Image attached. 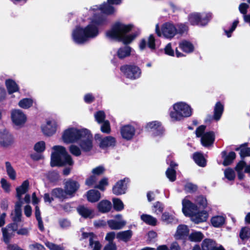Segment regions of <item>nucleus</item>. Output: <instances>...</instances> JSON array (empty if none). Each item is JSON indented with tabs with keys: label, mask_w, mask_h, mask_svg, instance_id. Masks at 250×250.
Returning a JSON list of instances; mask_svg holds the SVG:
<instances>
[{
	"label": "nucleus",
	"mask_w": 250,
	"mask_h": 250,
	"mask_svg": "<svg viewBox=\"0 0 250 250\" xmlns=\"http://www.w3.org/2000/svg\"><path fill=\"white\" fill-rule=\"evenodd\" d=\"M106 22L105 18L93 15L89 23L85 27L78 26L73 30L71 34L73 41L75 43L82 44L96 38L99 34V26L104 25Z\"/></svg>",
	"instance_id": "nucleus-1"
},
{
	"label": "nucleus",
	"mask_w": 250,
	"mask_h": 250,
	"mask_svg": "<svg viewBox=\"0 0 250 250\" xmlns=\"http://www.w3.org/2000/svg\"><path fill=\"white\" fill-rule=\"evenodd\" d=\"M132 28V24H125L121 22H117L106 31V37L110 40L122 42L125 44H129L137 36L135 34H127Z\"/></svg>",
	"instance_id": "nucleus-2"
},
{
	"label": "nucleus",
	"mask_w": 250,
	"mask_h": 250,
	"mask_svg": "<svg viewBox=\"0 0 250 250\" xmlns=\"http://www.w3.org/2000/svg\"><path fill=\"white\" fill-rule=\"evenodd\" d=\"M182 206V211L184 215L190 217L191 221L195 223L198 224L207 220L208 217L207 212L204 210L199 211L197 206L187 199H183Z\"/></svg>",
	"instance_id": "nucleus-3"
},
{
	"label": "nucleus",
	"mask_w": 250,
	"mask_h": 250,
	"mask_svg": "<svg viewBox=\"0 0 250 250\" xmlns=\"http://www.w3.org/2000/svg\"><path fill=\"white\" fill-rule=\"evenodd\" d=\"M52 150L51 160L52 167L73 165L74 162L72 157L67 153L65 147L62 146H55L52 147Z\"/></svg>",
	"instance_id": "nucleus-4"
},
{
	"label": "nucleus",
	"mask_w": 250,
	"mask_h": 250,
	"mask_svg": "<svg viewBox=\"0 0 250 250\" xmlns=\"http://www.w3.org/2000/svg\"><path fill=\"white\" fill-rule=\"evenodd\" d=\"M192 114V109L190 105L184 102H179L172 105L169 116L173 121H180L190 117Z\"/></svg>",
	"instance_id": "nucleus-5"
},
{
	"label": "nucleus",
	"mask_w": 250,
	"mask_h": 250,
	"mask_svg": "<svg viewBox=\"0 0 250 250\" xmlns=\"http://www.w3.org/2000/svg\"><path fill=\"white\" fill-rule=\"evenodd\" d=\"M85 129L69 126L62 132L61 139L66 144L77 143L81 139L82 135L84 134Z\"/></svg>",
	"instance_id": "nucleus-6"
},
{
	"label": "nucleus",
	"mask_w": 250,
	"mask_h": 250,
	"mask_svg": "<svg viewBox=\"0 0 250 250\" xmlns=\"http://www.w3.org/2000/svg\"><path fill=\"white\" fill-rule=\"evenodd\" d=\"M155 32L159 37L163 36L165 38L171 39L177 33V29L174 24L171 22L164 23L160 30L158 24L155 26Z\"/></svg>",
	"instance_id": "nucleus-7"
},
{
	"label": "nucleus",
	"mask_w": 250,
	"mask_h": 250,
	"mask_svg": "<svg viewBox=\"0 0 250 250\" xmlns=\"http://www.w3.org/2000/svg\"><path fill=\"white\" fill-rule=\"evenodd\" d=\"M120 70L126 78L131 80L139 79L142 75L140 68L134 64L124 65L120 67Z\"/></svg>",
	"instance_id": "nucleus-8"
},
{
	"label": "nucleus",
	"mask_w": 250,
	"mask_h": 250,
	"mask_svg": "<svg viewBox=\"0 0 250 250\" xmlns=\"http://www.w3.org/2000/svg\"><path fill=\"white\" fill-rule=\"evenodd\" d=\"M29 183L28 180L23 182L22 184L16 188L17 197L18 201L15 204V212L17 217H19L21 214V207L23 204L21 199L22 195L25 194L28 190Z\"/></svg>",
	"instance_id": "nucleus-9"
},
{
	"label": "nucleus",
	"mask_w": 250,
	"mask_h": 250,
	"mask_svg": "<svg viewBox=\"0 0 250 250\" xmlns=\"http://www.w3.org/2000/svg\"><path fill=\"white\" fill-rule=\"evenodd\" d=\"M206 126L201 125L196 130V135L198 137H201V142L204 146L211 145L214 141L215 135L212 131L205 132Z\"/></svg>",
	"instance_id": "nucleus-10"
},
{
	"label": "nucleus",
	"mask_w": 250,
	"mask_h": 250,
	"mask_svg": "<svg viewBox=\"0 0 250 250\" xmlns=\"http://www.w3.org/2000/svg\"><path fill=\"white\" fill-rule=\"evenodd\" d=\"M211 17L210 13L194 12L189 14L188 21L191 25L204 26L207 24Z\"/></svg>",
	"instance_id": "nucleus-11"
},
{
	"label": "nucleus",
	"mask_w": 250,
	"mask_h": 250,
	"mask_svg": "<svg viewBox=\"0 0 250 250\" xmlns=\"http://www.w3.org/2000/svg\"><path fill=\"white\" fill-rule=\"evenodd\" d=\"M10 117L13 125L19 128L22 127L27 121L26 114L20 109H14L11 111Z\"/></svg>",
	"instance_id": "nucleus-12"
},
{
	"label": "nucleus",
	"mask_w": 250,
	"mask_h": 250,
	"mask_svg": "<svg viewBox=\"0 0 250 250\" xmlns=\"http://www.w3.org/2000/svg\"><path fill=\"white\" fill-rule=\"evenodd\" d=\"M81 149L84 152H89L93 148V137L90 131L85 129L84 134L81 137V139L77 142Z\"/></svg>",
	"instance_id": "nucleus-13"
},
{
	"label": "nucleus",
	"mask_w": 250,
	"mask_h": 250,
	"mask_svg": "<svg viewBox=\"0 0 250 250\" xmlns=\"http://www.w3.org/2000/svg\"><path fill=\"white\" fill-rule=\"evenodd\" d=\"M95 139L98 141L100 148L104 150L114 147L117 144L116 138L111 136L102 137L100 134H97L95 135Z\"/></svg>",
	"instance_id": "nucleus-14"
},
{
	"label": "nucleus",
	"mask_w": 250,
	"mask_h": 250,
	"mask_svg": "<svg viewBox=\"0 0 250 250\" xmlns=\"http://www.w3.org/2000/svg\"><path fill=\"white\" fill-rule=\"evenodd\" d=\"M107 3H104L99 6H94L90 11V12L93 14V15H96L102 17L104 16L100 15V13H103L106 15H111L114 14L116 12V9L114 7ZM104 18H105L104 17Z\"/></svg>",
	"instance_id": "nucleus-15"
},
{
	"label": "nucleus",
	"mask_w": 250,
	"mask_h": 250,
	"mask_svg": "<svg viewBox=\"0 0 250 250\" xmlns=\"http://www.w3.org/2000/svg\"><path fill=\"white\" fill-rule=\"evenodd\" d=\"M58 127L57 122L53 119L47 120L46 123L41 126V129L44 135L51 136L54 134Z\"/></svg>",
	"instance_id": "nucleus-16"
},
{
	"label": "nucleus",
	"mask_w": 250,
	"mask_h": 250,
	"mask_svg": "<svg viewBox=\"0 0 250 250\" xmlns=\"http://www.w3.org/2000/svg\"><path fill=\"white\" fill-rule=\"evenodd\" d=\"M14 143V138L9 132L5 128L0 129V146L7 147Z\"/></svg>",
	"instance_id": "nucleus-17"
},
{
	"label": "nucleus",
	"mask_w": 250,
	"mask_h": 250,
	"mask_svg": "<svg viewBox=\"0 0 250 250\" xmlns=\"http://www.w3.org/2000/svg\"><path fill=\"white\" fill-rule=\"evenodd\" d=\"M82 232V238L88 239L89 246L92 250H100L101 248V245L100 242L96 240V236L92 232Z\"/></svg>",
	"instance_id": "nucleus-18"
},
{
	"label": "nucleus",
	"mask_w": 250,
	"mask_h": 250,
	"mask_svg": "<svg viewBox=\"0 0 250 250\" xmlns=\"http://www.w3.org/2000/svg\"><path fill=\"white\" fill-rule=\"evenodd\" d=\"M146 129L147 131L152 132L154 136L161 135L164 131L161 123L158 121L148 123L146 125Z\"/></svg>",
	"instance_id": "nucleus-19"
},
{
	"label": "nucleus",
	"mask_w": 250,
	"mask_h": 250,
	"mask_svg": "<svg viewBox=\"0 0 250 250\" xmlns=\"http://www.w3.org/2000/svg\"><path fill=\"white\" fill-rule=\"evenodd\" d=\"M135 127L130 125H125L121 127L120 132L122 138L127 141L133 139L135 134Z\"/></svg>",
	"instance_id": "nucleus-20"
},
{
	"label": "nucleus",
	"mask_w": 250,
	"mask_h": 250,
	"mask_svg": "<svg viewBox=\"0 0 250 250\" xmlns=\"http://www.w3.org/2000/svg\"><path fill=\"white\" fill-rule=\"evenodd\" d=\"M111 229L118 230L122 229L126 224V221L122 219L121 214L115 216V219H111L107 222Z\"/></svg>",
	"instance_id": "nucleus-21"
},
{
	"label": "nucleus",
	"mask_w": 250,
	"mask_h": 250,
	"mask_svg": "<svg viewBox=\"0 0 250 250\" xmlns=\"http://www.w3.org/2000/svg\"><path fill=\"white\" fill-rule=\"evenodd\" d=\"M129 182V179L127 178L117 182L113 187V193L117 195L125 194L127 188V184Z\"/></svg>",
	"instance_id": "nucleus-22"
},
{
	"label": "nucleus",
	"mask_w": 250,
	"mask_h": 250,
	"mask_svg": "<svg viewBox=\"0 0 250 250\" xmlns=\"http://www.w3.org/2000/svg\"><path fill=\"white\" fill-rule=\"evenodd\" d=\"M80 187V185L76 181L69 180L65 184L64 189L69 198L74 196L75 193Z\"/></svg>",
	"instance_id": "nucleus-23"
},
{
	"label": "nucleus",
	"mask_w": 250,
	"mask_h": 250,
	"mask_svg": "<svg viewBox=\"0 0 250 250\" xmlns=\"http://www.w3.org/2000/svg\"><path fill=\"white\" fill-rule=\"evenodd\" d=\"M147 46L150 49H155V39L154 36L150 35L147 39L141 40L139 43V48L141 50H144Z\"/></svg>",
	"instance_id": "nucleus-24"
},
{
	"label": "nucleus",
	"mask_w": 250,
	"mask_h": 250,
	"mask_svg": "<svg viewBox=\"0 0 250 250\" xmlns=\"http://www.w3.org/2000/svg\"><path fill=\"white\" fill-rule=\"evenodd\" d=\"M77 211L79 214L84 218L91 219L95 216L94 210L84 206H79L77 208Z\"/></svg>",
	"instance_id": "nucleus-25"
},
{
	"label": "nucleus",
	"mask_w": 250,
	"mask_h": 250,
	"mask_svg": "<svg viewBox=\"0 0 250 250\" xmlns=\"http://www.w3.org/2000/svg\"><path fill=\"white\" fill-rule=\"evenodd\" d=\"M189 230L188 227L185 225H180L178 226L174 237L176 239H184L189 234Z\"/></svg>",
	"instance_id": "nucleus-26"
},
{
	"label": "nucleus",
	"mask_w": 250,
	"mask_h": 250,
	"mask_svg": "<svg viewBox=\"0 0 250 250\" xmlns=\"http://www.w3.org/2000/svg\"><path fill=\"white\" fill-rule=\"evenodd\" d=\"M15 226L14 224H10L5 228L2 229L3 240L6 243L9 242L10 238L14 235Z\"/></svg>",
	"instance_id": "nucleus-27"
},
{
	"label": "nucleus",
	"mask_w": 250,
	"mask_h": 250,
	"mask_svg": "<svg viewBox=\"0 0 250 250\" xmlns=\"http://www.w3.org/2000/svg\"><path fill=\"white\" fill-rule=\"evenodd\" d=\"M88 201L91 203L98 202L101 198V193L95 189L88 190L86 194Z\"/></svg>",
	"instance_id": "nucleus-28"
},
{
	"label": "nucleus",
	"mask_w": 250,
	"mask_h": 250,
	"mask_svg": "<svg viewBox=\"0 0 250 250\" xmlns=\"http://www.w3.org/2000/svg\"><path fill=\"white\" fill-rule=\"evenodd\" d=\"M5 86L8 93L11 94L19 91V86L15 81L12 79H7L5 81Z\"/></svg>",
	"instance_id": "nucleus-29"
},
{
	"label": "nucleus",
	"mask_w": 250,
	"mask_h": 250,
	"mask_svg": "<svg viewBox=\"0 0 250 250\" xmlns=\"http://www.w3.org/2000/svg\"><path fill=\"white\" fill-rule=\"evenodd\" d=\"M132 48L128 46H125L119 48L117 51V55L120 59L129 57L131 55Z\"/></svg>",
	"instance_id": "nucleus-30"
},
{
	"label": "nucleus",
	"mask_w": 250,
	"mask_h": 250,
	"mask_svg": "<svg viewBox=\"0 0 250 250\" xmlns=\"http://www.w3.org/2000/svg\"><path fill=\"white\" fill-rule=\"evenodd\" d=\"M179 47L184 52L187 53H190L193 52L194 48L193 45L190 42L186 40L180 42Z\"/></svg>",
	"instance_id": "nucleus-31"
},
{
	"label": "nucleus",
	"mask_w": 250,
	"mask_h": 250,
	"mask_svg": "<svg viewBox=\"0 0 250 250\" xmlns=\"http://www.w3.org/2000/svg\"><path fill=\"white\" fill-rule=\"evenodd\" d=\"M161 220L167 224H177L178 223V219L173 214L166 211L162 214Z\"/></svg>",
	"instance_id": "nucleus-32"
},
{
	"label": "nucleus",
	"mask_w": 250,
	"mask_h": 250,
	"mask_svg": "<svg viewBox=\"0 0 250 250\" xmlns=\"http://www.w3.org/2000/svg\"><path fill=\"white\" fill-rule=\"evenodd\" d=\"M5 166L6 173L9 178L12 180H15L16 179L17 173L11 163L8 161L5 162Z\"/></svg>",
	"instance_id": "nucleus-33"
},
{
	"label": "nucleus",
	"mask_w": 250,
	"mask_h": 250,
	"mask_svg": "<svg viewBox=\"0 0 250 250\" xmlns=\"http://www.w3.org/2000/svg\"><path fill=\"white\" fill-rule=\"evenodd\" d=\"M98 208L101 212L103 213L107 212L111 208V203L106 200H102L98 204Z\"/></svg>",
	"instance_id": "nucleus-34"
},
{
	"label": "nucleus",
	"mask_w": 250,
	"mask_h": 250,
	"mask_svg": "<svg viewBox=\"0 0 250 250\" xmlns=\"http://www.w3.org/2000/svg\"><path fill=\"white\" fill-rule=\"evenodd\" d=\"M52 195L54 197L61 200H63L64 199L69 198L65 190H63L62 189L60 188L53 189L52 191Z\"/></svg>",
	"instance_id": "nucleus-35"
},
{
	"label": "nucleus",
	"mask_w": 250,
	"mask_h": 250,
	"mask_svg": "<svg viewBox=\"0 0 250 250\" xmlns=\"http://www.w3.org/2000/svg\"><path fill=\"white\" fill-rule=\"evenodd\" d=\"M141 219L147 225L153 226L157 225V219L150 215L143 214L141 216Z\"/></svg>",
	"instance_id": "nucleus-36"
},
{
	"label": "nucleus",
	"mask_w": 250,
	"mask_h": 250,
	"mask_svg": "<svg viewBox=\"0 0 250 250\" xmlns=\"http://www.w3.org/2000/svg\"><path fill=\"white\" fill-rule=\"evenodd\" d=\"M33 100L32 98H23L18 103L19 107L22 109H28L33 104Z\"/></svg>",
	"instance_id": "nucleus-37"
},
{
	"label": "nucleus",
	"mask_w": 250,
	"mask_h": 250,
	"mask_svg": "<svg viewBox=\"0 0 250 250\" xmlns=\"http://www.w3.org/2000/svg\"><path fill=\"white\" fill-rule=\"evenodd\" d=\"M132 231L130 230H127L118 232L117 234L116 237L117 238L119 239L120 240L126 242L130 239V238L132 236Z\"/></svg>",
	"instance_id": "nucleus-38"
},
{
	"label": "nucleus",
	"mask_w": 250,
	"mask_h": 250,
	"mask_svg": "<svg viewBox=\"0 0 250 250\" xmlns=\"http://www.w3.org/2000/svg\"><path fill=\"white\" fill-rule=\"evenodd\" d=\"M223 110V105L220 102L217 103L214 109V118L215 120L218 121L220 119Z\"/></svg>",
	"instance_id": "nucleus-39"
},
{
	"label": "nucleus",
	"mask_w": 250,
	"mask_h": 250,
	"mask_svg": "<svg viewBox=\"0 0 250 250\" xmlns=\"http://www.w3.org/2000/svg\"><path fill=\"white\" fill-rule=\"evenodd\" d=\"M225 218L223 215H216L212 217L211 223L215 227H219L224 224Z\"/></svg>",
	"instance_id": "nucleus-40"
},
{
	"label": "nucleus",
	"mask_w": 250,
	"mask_h": 250,
	"mask_svg": "<svg viewBox=\"0 0 250 250\" xmlns=\"http://www.w3.org/2000/svg\"><path fill=\"white\" fill-rule=\"evenodd\" d=\"M216 244L213 240L210 239H206L202 242V250H212Z\"/></svg>",
	"instance_id": "nucleus-41"
},
{
	"label": "nucleus",
	"mask_w": 250,
	"mask_h": 250,
	"mask_svg": "<svg viewBox=\"0 0 250 250\" xmlns=\"http://www.w3.org/2000/svg\"><path fill=\"white\" fill-rule=\"evenodd\" d=\"M195 162L200 167H205L206 164V160L203 155L200 153H195L193 155Z\"/></svg>",
	"instance_id": "nucleus-42"
},
{
	"label": "nucleus",
	"mask_w": 250,
	"mask_h": 250,
	"mask_svg": "<svg viewBox=\"0 0 250 250\" xmlns=\"http://www.w3.org/2000/svg\"><path fill=\"white\" fill-rule=\"evenodd\" d=\"M203 237L204 235L201 232L194 231L189 234L188 238L191 241L199 242L203 238Z\"/></svg>",
	"instance_id": "nucleus-43"
},
{
	"label": "nucleus",
	"mask_w": 250,
	"mask_h": 250,
	"mask_svg": "<svg viewBox=\"0 0 250 250\" xmlns=\"http://www.w3.org/2000/svg\"><path fill=\"white\" fill-rule=\"evenodd\" d=\"M35 216L38 222V227L39 229L41 231H43L44 227L43 225V222L42 221V217L41 216L40 208L38 206H36L35 207Z\"/></svg>",
	"instance_id": "nucleus-44"
},
{
	"label": "nucleus",
	"mask_w": 250,
	"mask_h": 250,
	"mask_svg": "<svg viewBox=\"0 0 250 250\" xmlns=\"http://www.w3.org/2000/svg\"><path fill=\"white\" fill-rule=\"evenodd\" d=\"M69 152L75 156H80L82 154V149L76 145L72 144L69 147Z\"/></svg>",
	"instance_id": "nucleus-45"
},
{
	"label": "nucleus",
	"mask_w": 250,
	"mask_h": 250,
	"mask_svg": "<svg viewBox=\"0 0 250 250\" xmlns=\"http://www.w3.org/2000/svg\"><path fill=\"white\" fill-rule=\"evenodd\" d=\"M114 209L118 211L122 210L124 208L123 202L118 198H113L112 200Z\"/></svg>",
	"instance_id": "nucleus-46"
},
{
	"label": "nucleus",
	"mask_w": 250,
	"mask_h": 250,
	"mask_svg": "<svg viewBox=\"0 0 250 250\" xmlns=\"http://www.w3.org/2000/svg\"><path fill=\"white\" fill-rule=\"evenodd\" d=\"M164 205L162 203L157 202L154 204L152 206V212L156 214H160L164 210Z\"/></svg>",
	"instance_id": "nucleus-47"
},
{
	"label": "nucleus",
	"mask_w": 250,
	"mask_h": 250,
	"mask_svg": "<svg viewBox=\"0 0 250 250\" xmlns=\"http://www.w3.org/2000/svg\"><path fill=\"white\" fill-rule=\"evenodd\" d=\"M45 149V143L43 141H39L36 143L34 146V150L38 153H41L44 151Z\"/></svg>",
	"instance_id": "nucleus-48"
},
{
	"label": "nucleus",
	"mask_w": 250,
	"mask_h": 250,
	"mask_svg": "<svg viewBox=\"0 0 250 250\" xmlns=\"http://www.w3.org/2000/svg\"><path fill=\"white\" fill-rule=\"evenodd\" d=\"M94 117L95 120L98 124H102V123L104 122V121H106L105 120V114L103 111H99L96 112L94 114Z\"/></svg>",
	"instance_id": "nucleus-49"
},
{
	"label": "nucleus",
	"mask_w": 250,
	"mask_h": 250,
	"mask_svg": "<svg viewBox=\"0 0 250 250\" xmlns=\"http://www.w3.org/2000/svg\"><path fill=\"white\" fill-rule=\"evenodd\" d=\"M101 130L102 132L106 134H109L111 132L110 123L108 120L104 121L102 123Z\"/></svg>",
	"instance_id": "nucleus-50"
},
{
	"label": "nucleus",
	"mask_w": 250,
	"mask_h": 250,
	"mask_svg": "<svg viewBox=\"0 0 250 250\" xmlns=\"http://www.w3.org/2000/svg\"><path fill=\"white\" fill-rule=\"evenodd\" d=\"M236 157V154L234 152H230L228 155L225 158L223 164L225 166L230 165L232 161L234 160Z\"/></svg>",
	"instance_id": "nucleus-51"
},
{
	"label": "nucleus",
	"mask_w": 250,
	"mask_h": 250,
	"mask_svg": "<svg viewBox=\"0 0 250 250\" xmlns=\"http://www.w3.org/2000/svg\"><path fill=\"white\" fill-rule=\"evenodd\" d=\"M250 236V229L248 227H244L242 228L240 232V237L241 239H247Z\"/></svg>",
	"instance_id": "nucleus-52"
},
{
	"label": "nucleus",
	"mask_w": 250,
	"mask_h": 250,
	"mask_svg": "<svg viewBox=\"0 0 250 250\" xmlns=\"http://www.w3.org/2000/svg\"><path fill=\"white\" fill-rule=\"evenodd\" d=\"M108 185V180L107 178H103L99 182V184L96 185L95 187L101 190L104 191L105 189V187Z\"/></svg>",
	"instance_id": "nucleus-53"
},
{
	"label": "nucleus",
	"mask_w": 250,
	"mask_h": 250,
	"mask_svg": "<svg viewBox=\"0 0 250 250\" xmlns=\"http://www.w3.org/2000/svg\"><path fill=\"white\" fill-rule=\"evenodd\" d=\"M195 202L200 208H205L207 206V199L202 196H198L196 198Z\"/></svg>",
	"instance_id": "nucleus-54"
},
{
	"label": "nucleus",
	"mask_w": 250,
	"mask_h": 250,
	"mask_svg": "<svg viewBox=\"0 0 250 250\" xmlns=\"http://www.w3.org/2000/svg\"><path fill=\"white\" fill-rule=\"evenodd\" d=\"M45 245L50 250H64L62 246L58 245L48 241L46 242Z\"/></svg>",
	"instance_id": "nucleus-55"
},
{
	"label": "nucleus",
	"mask_w": 250,
	"mask_h": 250,
	"mask_svg": "<svg viewBox=\"0 0 250 250\" xmlns=\"http://www.w3.org/2000/svg\"><path fill=\"white\" fill-rule=\"evenodd\" d=\"M167 177L171 182L176 179V171L174 169L167 168L166 172Z\"/></svg>",
	"instance_id": "nucleus-56"
},
{
	"label": "nucleus",
	"mask_w": 250,
	"mask_h": 250,
	"mask_svg": "<svg viewBox=\"0 0 250 250\" xmlns=\"http://www.w3.org/2000/svg\"><path fill=\"white\" fill-rule=\"evenodd\" d=\"M1 186L2 189L6 192H9L10 191V184L4 178L0 180Z\"/></svg>",
	"instance_id": "nucleus-57"
},
{
	"label": "nucleus",
	"mask_w": 250,
	"mask_h": 250,
	"mask_svg": "<svg viewBox=\"0 0 250 250\" xmlns=\"http://www.w3.org/2000/svg\"><path fill=\"white\" fill-rule=\"evenodd\" d=\"M224 173L226 178L229 180H232L235 178L234 171L231 169H226L224 172Z\"/></svg>",
	"instance_id": "nucleus-58"
},
{
	"label": "nucleus",
	"mask_w": 250,
	"mask_h": 250,
	"mask_svg": "<svg viewBox=\"0 0 250 250\" xmlns=\"http://www.w3.org/2000/svg\"><path fill=\"white\" fill-rule=\"evenodd\" d=\"M97 180V176L93 175L86 180L85 184L88 186H92L96 183Z\"/></svg>",
	"instance_id": "nucleus-59"
},
{
	"label": "nucleus",
	"mask_w": 250,
	"mask_h": 250,
	"mask_svg": "<svg viewBox=\"0 0 250 250\" xmlns=\"http://www.w3.org/2000/svg\"><path fill=\"white\" fill-rule=\"evenodd\" d=\"M105 168L103 166H99L94 168L92 170V173L93 175L98 176L104 173Z\"/></svg>",
	"instance_id": "nucleus-60"
},
{
	"label": "nucleus",
	"mask_w": 250,
	"mask_h": 250,
	"mask_svg": "<svg viewBox=\"0 0 250 250\" xmlns=\"http://www.w3.org/2000/svg\"><path fill=\"white\" fill-rule=\"evenodd\" d=\"M59 225L62 229H66L70 227L71 223L66 219H62L59 221Z\"/></svg>",
	"instance_id": "nucleus-61"
},
{
	"label": "nucleus",
	"mask_w": 250,
	"mask_h": 250,
	"mask_svg": "<svg viewBox=\"0 0 250 250\" xmlns=\"http://www.w3.org/2000/svg\"><path fill=\"white\" fill-rule=\"evenodd\" d=\"M177 29L178 33L182 34L187 32L188 30V26L184 23H179L176 26Z\"/></svg>",
	"instance_id": "nucleus-62"
},
{
	"label": "nucleus",
	"mask_w": 250,
	"mask_h": 250,
	"mask_svg": "<svg viewBox=\"0 0 250 250\" xmlns=\"http://www.w3.org/2000/svg\"><path fill=\"white\" fill-rule=\"evenodd\" d=\"M240 154L241 157H244L250 156V148L241 147L240 148Z\"/></svg>",
	"instance_id": "nucleus-63"
},
{
	"label": "nucleus",
	"mask_w": 250,
	"mask_h": 250,
	"mask_svg": "<svg viewBox=\"0 0 250 250\" xmlns=\"http://www.w3.org/2000/svg\"><path fill=\"white\" fill-rule=\"evenodd\" d=\"M31 250H45V248L41 244L39 243H34L29 246Z\"/></svg>",
	"instance_id": "nucleus-64"
}]
</instances>
